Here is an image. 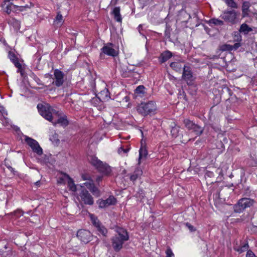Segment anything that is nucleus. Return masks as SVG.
Here are the masks:
<instances>
[{
	"label": "nucleus",
	"instance_id": "1",
	"mask_svg": "<svg viewBox=\"0 0 257 257\" xmlns=\"http://www.w3.org/2000/svg\"><path fill=\"white\" fill-rule=\"evenodd\" d=\"M113 249L118 251L122 248L124 242L128 240L129 236L125 229L118 225L113 226Z\"/></svg>",
	"mask_w": 257,
	"mask_h": 257
},
{
	"label": "nucleus",
	"instance_id": "2",
	"mask_svg": "<svg viewBox=\"0 0 257 257\" xmlns=\"http://www.w3.org/2000/svg\"><path fill=\"white\" fill-rule=\"evenodd\" d=\"M37 108L40 114L50 122L54 119L55 116H59L62 114V111L54 109L47 103L45 104L39 103L37 105Z\"/></svg>",
	"mask_w": 257,
	"mask_h": 257
},
{
	"label": "nucleus",
	"instance_id": "3",
	"mask_svg": "<svg viewBox=\"0 0 257 257\" xmlns=\"http://www.w3.org/2000/svg\"><path fill=\"white\" fill-rule=\"evenodd\" d=\"M81 177L83 180L85 182L81 185L84 187L85 186L93 194V195L98 197L100 195V191L95 186L94 181L92 177L88 174H82Z\"/></svg>",
	"mask_w": 257,
	"mask_h": 257
},
{
	"label": "nucleus",
	"instance_id": "4",
	"mask_svg": "<svg viewBox=\"0 0 257 257\" xmlns=\"http://www.w3.org/2000/svg\"><path fill=\"white\" fill-rule=\"evenodd\" d=\"M156 105L154 101H150L147 103H142L138 106L137 110L144 116L154 113L156 110Z\"/></svg>",
	"mask_w": 257,
	"mask_h": 257
},
{
	"label": "nucleus",
	"instance_id": "5",
	"mask_svg": "<svg viewBox=\"0 0 257 257\" xmlns=\"http://www.w3.org/2000/svg\"><path fill=\"white\" fill-rule=\"evenodd\" d=\"M239 15V13L234 10H226L222 12L220 17L225 22L233 25L238 22Z\"/></svg>",
	"mask_w": 257,
	"mask_h": 257
},
{
	"label": "nucleus",
	"instance_id": "6",
	"mask_svg": "<svg viewBox=\"0 0 257 257\" xmlns=\"http://www.w3.org/2000/svg\"><path fill=\"white\" fill-rule=\"evenodd\" d=\"M89 161L90 163L94 166L99 172L107 174L110 171V168L106 164L103 163L95 156H90Z\"/></svg>",
	"mask_w": 257,
	"mask_h": 257
},
{
	"label": "nucleus",
	"instance_id": "7",
	"mask_svg": "<svg viewBox=\"0 0 257 257\" xmlns=\"http://www.w3.org/2000/svg\"><path fill=\"white\" fill-rule=\"evenodd\" d=\"M80 190L78 194V199H80V200L85 204L89 205L93 204V198L91 194L83 186L80 185Z\"/></svg>",
	"mask_w": 257,
	"mask_h": 257
},
{
	"label": "nucleus",
	"instance_id": "8",
	"mask_svg": "<svg viewBox=\"0 0 257 257\" xmlns=\"http://www.w3.org/2000/svg\"><path fill=\"white\" fill-rule=\"evenodd\" d=\"M253 203V200L249 198H243L240 199L234 206V210L236 213L243 211L245 208L250 207Z\"/></svg>",
	"mask_w": 257,
	"mask_h": 257
},
{
	"label": "nucleus",
	"instance_id": "9",
	"mask_svg": "<svg viewBox=\"0 0 257 257\" xmlns=\"http://www.w3.org/2000/svg\"><path fill=\"white\" fill-rule=\"evenodd\" d=\"M25 141L34 153L39 156L43 154V150L37 141L27 136L25 137Z\"/></svg>",
	"mask_w": 257,
	"mask_h": 257
},
{
	"label": "nucleus",
	"instance_id": "10",
	"mask_svg": "<svg viewBox=\"0 0 257 257\" xmlns=\"http://www.w3.org/2000/svg\"><path fill=\"white\" fill-rule=\"evenodd\" d=\"M54 78H53V84L57 87L62 85L64 83V73L58 69L54 71Z\"/></svg>",
	"mask_w": 257,
	"mask_h": 257
},
{
	"label": "nucleus",
	"instance_id": "11",
	"mask_svg": "<svg viewBox=\"0 0 257 257\" xmlns=\"http://www.w3.org/2000/svg\"><path fill=\"white\" fill-rule=\"evenodd\" d=\"M77 237L82 242L87 243L90 241L91 233L88 230L80 229L77 232Z\"/></svg>",
	"mask_w": 257,
	"mask_h": 257
},
{
	"label": "nucleus",
	"instance_id": "12",
	"mask_svg": "<svg viewBox=\"0 0 257 257\" xmlns=\"http://www.w3.org/2000/svg\"><path fill=\"white\" fill-rule=\"evenodd\" d=\"M91 220L93 224L97 228V230L103 235L105 236L107 233L106 229L101 225L97 217L92 214H89Z\"/></svg>",
	"mask_w": 257,
	"mask_h": 257
},
{
	"label": "nucleus",
	"instance_id": "13",
	"mask_svg": "<svg viewBox=\"0 0 257 257\" xmlns=\"http://www.w3.org/2000/svg\"><path fill=\"white\" fill-rule=\"evenodd\" d=\"M182 78L187 82H192L194 80L192 72L189 67L183 66Z\"/></svg>",
	"mask_w": 257,
	"mask_h": 257
},
{
	"label": "nucleus",
	"instance_id": "14",
	"mask_svg": "<svg viewBox=\"0 0 257 257\" xmlns=\"http://www.w3.org/2000/svg\"><path fill=\"white\" fill-rule=\"evenodd\" d=\"M55 117H58V118L56 120H52L51 121L54 125H56L57 124H60L61 126H66L68 123V120L67 118V116L63 114L62 111V114L59 116H55Z\"/></svg>",
	"mask_w": 257,
	"mask_h": 257
},
{
	"label": "nucleus",
	"instance_id": "15",
	"mask_svg": "<svg viewBox=\"0 0 257 257\" xmlns=\"http://www.w3.org/2000/svg\"><path fill=\"white\" fill-rule=\"evenodd\" d=\"M65 180H67V183L69 189L73 192H75L77 190L76 186L73 179L71 178L68 175L64 174L63 178H60L59 182L62 183Z\"/></svg>",
	"mask_w": 257,
	"mask_h": 257
},
{
	"label": "nucleus",
	"instance_id": "16",
	"mask_svg": "<svg viewBox=\"0 0 257 257\" xmlns=\"http://www.w3.org/2000/svg\"><path fill=\"white\" fill-rule=\"evenodd\" d=\"M102 52L100 54V57L102 58L104 54L108 56H112V44L109 43L105 44L104 46L101 48Z\"/></svg>",
	"mask_w": 257,
	"mask_h": 257
},
{
	"label": "nucleus",
	"instance_id": "17",
	"mask_svg": "<svg viewBox=\"0 0 257 257\" xmlns=\"http://www.w3.org/2000/svg\"><path fill=\"white\" fill-rule=\"evenodd\" d=\"M97 95L103 101H107L110 99V93L105 87L103 90L99 92Z\"/></svg>",
	"mask_w": 257,
	"mask_h": 257
},
{
	"label": "nucleus",
	"instance_id": "18",
	"mask_svg": "<svg viewBox=\"0 0 257 257\" xmlns=\"http://www.w3.org/2000/svg\"><path fill=\"white\" fill-rule=\"evenodd\" d=\"M97 202L99 205V208H104L108 207L112 203V198L111 196H110L108 198L105 200H98Z\"/></svg>",
	"mask_w": 257,
	"mask_h": 257
},
{
	"label": "nucleus",
	"instance_id": "19",
	"mask_svg": "<svg viewBox=\"0 0 257 257\" xmlns=\"http://www.w3.org/2000/svg\"><path fill=\"white\" fill-rule=\"evenodd\" d=\"M250 4L248 2H244L242 3L241 10H242V17H247L249 15V8Z\"/></svg>",
	"mask_w": 257,
	"mask_h": 257
},
{
	"label": "nucleus",
	"instance_id": "20",
	"mask_svg": "<svg viewBox=\"0 0 257 257\" xmlns=\"http://www.w3.org/2000/svg\"><path fill=\"white\" fill-rule=\"evenodd\" d=\"M146 88L144 85L138 86L135 90V93L137 96L144 97L146 93Z\"/></svg>",
	"mask_w": 257,
	"mask_h": 257
},
{
	"label": "nucleus",
	"instance_id": "21",
	"mask_svg": "<svg viewBox=\"0 0 257 257\" xmlns=\"http://www.w3.org/2000/svg\"><path fill=\"white\" fill-rule=\"evenodd\" d=\"M115 98L116 99V101L120 102H121V101H124L126 102L129 100V98L126 94L125 92L123 91H121L117 95H116Z\"/></svg>",
	"mask_w": 257,
	"mask_h": 257
},
{
	"label": "nucleus",
	"instance_id": "22",
	"mask_svg": "<svg viewBox=\"0 0 257 257\" xmlns=\"http://www.w3.org/2000/svg\"><path fill=\"white\" fill-rule=\"evenodd\" d=\"M120 10L119 7H115L113 8V17L116 22L121 24L122 22V18L120 14Z\"/></svg>",
	"mask_w": 257,
	"mask_h": 257
},
{
	"label": "nucleus",
	"instance_id": "23",
	"mask_svg": "<svg viewBox=\"0 0 257 257\" xmlns=\"http://www.w3.org/2000/svg\"><path fill=\"white\" fill-rule=\"evenodd\" d=\"M191 131L192 132H193L196 136H199L202 134L204 131V128L203 127L195 123L191 128Z\"/></svg>",
	"mask_w": 257,
	"mask_h": 257
},
{
	"label": "nucleus",
	"instance_id": "24",
	"mask_svg": "<svg viewBox=\"0 0 257 257\" xmlns=\"http://www.w3.org/2000/svg\"><path fill=\"white\" fill-rule=\"evenodd\" d=\"M172 56V53L169 51H166L162 53L159 58L160 61L161 63H164L167 61Z\"/></svg>",
	"mask_w": 257,
	"mask_h": 257
},
{
	"label": "nucleus",
	"instance_id": "25",
	"mask_svg": "<svg viewBox=\"0 0 257 257\" xmlns=\"http://www.w3.org/2000/svg\"><path fill=\"white\" fill-rule=\"evenodd\" d=\"M170 67L177 72H181L182 69H183L182 63L180 62H172L170 65Z\"/></svg>",
	"mask_w": 257,
	"mask_h": 257
},
{
	"label": "nucleus",
	"instance_id": "26",
	"mask_svg": "<svg viewBox=\"0 0 257 257\" xmlns=\"http://www.w3.org/2000/svg\"><path fill=\"white\" fill-rule=\"evenodd\" d=\"M239 31L240 33L247 34L249 32L252 31V29L250 28L246 24L243 23L240 26Z\"/></svg>",
	"mask_w": 257,
	"mask_h": 257
},
{
	"label": "nucleus",
	"instance_id": "27",
	"mask_svg": "<svg viewBox=\"0 0 257 257\" xmlns=\"http://www.w3.org/2000/svg\"><path fill=\"white\" fill-rule=\"evenodd\" d=\"M142 171L140 169H136L134 173L131 176L130 179L133 181H136L142 175Z\"/></svg>",
	"mask_w": 257,
	"mask_h": 257
},
{
	"label": "nucleus",
	"instance_id": "28",
	"mask_svg": "<svg viewBox=\"0 0 257 257\" xmlns=\"http://www.w3.org/2000/svg\"><path fill=\"white\" fill-rule=\"evenodd\" d=\"M148 155V152L145 147H141L139 150V163L138 164H140V160L146 157Z\"/></svg>",
	"mask_w": 257,
	"mask_h": 257
},
{
	"label": "nucleus",
	"instance_id": "29",
	"mask_svg": "<svg viewBox=\"0 0 257 257\" xmlns=\"http://www.w3.org/2000/svg\"><path fill=\"white\" fill-rule=\"evenodd\" d=\"M174 126H172L171 133L173 137L177 138L179 135L180 127L174 124Z\"/></svg>",
	"mask_w": 257,
	"mask_h": 257
},
{
	"label": "nucleus",
	"instance_id": "30",
	"mask_svg": "<svg viewBox=\"0 0 257 257\" xmlns=\"http://www.w3.org/2000/svg\"><path fill=\"white\" fill-rule=\"evenodd\" d=\"M183 123L185 127L189 131H191V128L195 124L193 121H191L189 119H184L183 120Z\"/></svg>",
	"mask_w": 257,
	"mask_h": 257
},
{
	"label": "nucleus",
	"instance_id": "31",
	"mask_svg": "<svg viewBox=\"0 0 257 257\" xmlns=\"http://www.w3.org/2000/svg\"><path fill=\"white\" fill-rule=\"evenodd\" d=\"M248 248V245L247 243H244L243 245H241L240 246L237 247L235 246L234 247V249L239 252V253H241L242 252H244L246 251Z\"/></svg>",
	"mask_w": 257,
	"mask_h": 257
},
{
	"label": "nucleus",
	"instance_id": "32",
	"mask_svg": "<svg viewBox=\"0 0 257 257\" xmlns=\"http://www.w3.org/2000/svg\"><path fill=\"white\" fill-rule=\"evenodd\" d=\"M228 7L231 8L237 9L238 8L237 4L234 0H222Z\"/></svg>",
	"mask_w": 257,
	"mask_h": 257
},
{
	"label": "nucleus",
	"instance_id": "33",
	"mask_svg": "<svg viewBox=\"0 0 257 257\" xmlns=\"http://www.w3.org/2000/svg\"><path fill=\"white\" fill-rule=\"evenodd\" d=\"M63 22V16L60 13H58L55 18L54 23L57 26H61L62 23Z\"/></svg>",
	"mask_w": 257,
	"mask_h": 257
},
{
	"label": "nucleus",
	"instance_id": "34",
	"mask_svg": "<svg viewBox=\"0 0 257 257\" xmlns=\"http://www.w3.org/2000/svg\"><path fill=\"white\" fill-rule=\"evenodd\" d=\"M16 7V5H14L12 4H9L6 5L5 7H4V9L7 14H9L12 11H13L15 9Z\"/></svg>",
	"mask_w": 257,
	"mask_h": 257
},
{
	"label": "nucleus",
	"instance_id": "35",
	"mask_svg": "<svg viewBox=\"0 0 257 257\" xmlns=\"http://www.w3.org/2000/svg\"><path fill=\"white\" fill-rule=\"evenodd\" d=\"M209 24L215 26H222L224 23L222 21L217 19H211L209 20Z\"/></svg>",
	"mask_w": 257,
	"mask_h": 257
},
{
	"label": "nucleus",
	"instance_id": "36",
	"mask_svg": "<svg viewBox=\"0 0 257 257\" xmlns=\"http://www.w3.org/2000/svg\"><path fill=\"white\" fill-rule=\"evenodd\" d=\"M102 101V100L100 99L97 95L95 97L93 98L91 101V103L95 106H98Z\"/></svg>",
	"mask_w": 257,
	"mask_h": 257
},
{
	"label": "nucleus",
	"instance_id": "37",
	"mask_svg": "<svg viewBox=\"0 0 257 257\" xmlns=\"http://www.w3.org/2000/svg\"><path fill=\"white\" fill-rule=\"evenodd\" d=\"M10 23L16 29H19L20 27V22L16 19H13Z\"/></svg>",
	"mask_w": 257,
	"mask_h": 257
},
{
	"label": "nucleus",
	"instance_id": "38",
	"mask_svg": "<svg viewBox=\"0 0 257 257\" xmlns=\"http://www.w3.org/2000/svg\"><path fill=\"white\" fill-rule=\"evenodd\" d=\"M128 151V149H124L123 147H121L118 149L117 153L119 155H122V154H126Z\"/></svg>",
	"mask_w": 257,
	"mask_h": 257
},
{
	"label": "nucleus",
	"instance_id": "39",
	"mask_svg": "<svg viewBox=\"0 0 257 257\" xmlns=\"http://www.w3.org/2000/svg\"><path fill=\"white\" fill-rule=\"evenodd\" d=\"M166 257H174V254L172 252V249L170 247H168L166 251Z\"/></svg>",
	"mask_w": 257,
	"mask_h": 257
},
{
	"label": "nucleus",
	"instance_id": "40",
	"mask_svg": "<svg viewBox=\"0 0 257 257\" xmlns=\"http://www.w3.org/2000/svg\"><path fill=\"white\" fill-rule=\"evenodd\" d=\"M186 226L189 229L190 231H195V228L193 226H192L191 224L189 223H185Z\"/></svg>",
	"mask_w": 257,
	"mask_h": 257
},
{
	"label": "nucleus",
	"instance_id": "41",
	"mask_svg": "<svg viewBox=\"0 0 257 257\" xmlns=\"http://www.w3.org/2000/svg\"><path fill=\"white\" fill-rule=\"evenodd\" d=\"M13 62L15 65V66L18 68H20L21 67V64L18 62L17 59H13Z\"/></svg>",
	"mask_w": 257,
	"mask_h": 257
},
{
	"label": "nucleus",
	"instance_id": "42",
	"mask_svg": "<svg viewBox=\"0 0 257 257\" xmlns=\"http://www.w3.org/2000/svg\"><path fill=\"white\" fill-rule=\"evenodd\" d=\"M14 215L17 217H19L23 215V213L21 210H18L14 212Z\"/></svg>",
	"mask_w": 257,
	"mask_h": 257
},
{
	"label": "nucleus",
	"instance_id": "43",
	"mask_svg": "<svg viewBox=\"0 0 257 257\" xmlns=\"http://www.w3.org/2000/svg\"><path fill=\"white\" fill-rule=\"evenodd\" d=\"M0 112H2L3 115H7V111L5 110V108L1 105H0Z\"/></svg>",
	"mask_w": 257,
	"mask_h": 257
},
{
	"label": "nucleus",
	"instance_id": "44",
	"mask_svg": "<svg viewBox=\"0 0 257 257\" xmlns=\"http://www.w3.org/2000/svg\"><path fill=\"white\" fill-rule=\"evenodd\" d=\"M246 257H255L254 254L251 251H248L246 253Z\"/></svg>",
	"mask_w": 257,
	"mask_h": 257
},
{
	"label": "nucleus",
	"instance_id": "45",
	"mask_svg": "<svg viewBox=\"0 0 257 257\" xmlns=\"http://www.w3.org/2000/svg\"><path fill=\"white\" fill-rule=\"evenodd\" d=\"M205 176H207L208 177H212L213 176V173L210 171H207L205 173Z\"/></svg>",
	"mask_w": 257,
	"mask_h": 257
},
{
	"label": "nucleus",
	"instance_id": "46",
	"mask_svg": "<svg viewBox=\"0 0 257 257\" xmlns=\"http://www.w3.org/2000/svg\"><path fill=\"white\" fill-rule=\"evenodd\" d=\"M6 166L7 167V168L11 171L14 174H15V171L14 170V169L10 165H6Z\"/></svg>",
	"mask_w": 257,
	"mask_h": 257
},
{
	"label": "nucleus",
	"instance_id": "47",
	"mask_svg": "<svg viewBox=\"0 0 257 257\" xmlns=\"http://www.w3.org/2000/svg\"><path fill=\"white\" fill-rule=\"evenodd\" d=\"M183 14L184 16L187 17L188 19H190L191 18L190 15L189 14L187 13L186 12H184Z\"/></svg>",
	"mask_w": 257,
	"mask_h": 257
},
{
	"label": "nucleus",
	"instance_id": "48",
	"mask_svg": "<svg viewBox=\"0 0 257 257\" xmlns=\"http://www.w3.org/2000/svg\"><path fill=\"white\" fill-rule=\"evenodd\" d=\"M240 46V44L239 43H235L234 45V48L235 49H237Z\"/></svg>",
	"mask_w": 257,
	"mask_h": 257
},
{
	"label": "nucleus",
	"instance_id": "49",
	"mask_svg": "<svg viewBox=\"0 0 257 257\" xmlns=\"http://www.w3.org/2000/svg\"><path fill=\"white\" fill-rule=\"evenodd\" d=\"M101 180V177H100V176L97 177V178H96V182H97L98 183Z\"/></svg>",
	"mask_w": 257,
	"mask_h": 257
},
{
	"label": "nucleus",
	"instance_id": "50",
	"mask_svg": "<svg viewBox=\"0 0 257 257\" xmlns=\"http://www.w3.org/2000/svg\"><path fill=\"white\" fill-rule=\"evenodd\" d=\"M117 55V53L113 49V57H115L116 55Z\"/></svg>",
	"mask_w": 257,
	"mask_h": 257
},
{
	"label": "nucleus",
	"instance_id": "51",
	"mask_svg": "<svg viewBox=\"0 0 257 257\" xmlns=\"http://www.w3.org/2000/svg\"><path fill=\"white\" fill-rule=\"evenodd\" d=\"M142 29V25H139V27H138V30L140 32V33H141V30Z\"/></svg>",
	"mask_w": 257,
	"mask_h": 257
},
{
	"label": "nucleus",
	"instance_id": "52",
	"mask_svg": "<svg viewBox=\"0 0 257 257\" xmlns=\"http://www.w3.org/2000/svg\"><path fill=\"white\" fill-rule=\"evenodd\" d=\"M40 181H37L36 182H35V184H36V185H37V186H38V185H39V184H40Z\"/></svg>",
	"mask_w": 257,
	"mask_h": 257
},
{
	"label": "nucleus",
	"instance_id": "53",
	"mask_svg": "<svg viewBox=\"0 0 257 257\" xmlns=\"http://www.w3.org/2000/svg\"><path fill=\"white\" fill-rule=\"evenodd\" d=\"M113 204H114L116 202V199L113 197Z\"/></svg>",
	"mask_w": 257,
	"mask_h": 257
},
{
	"label": "nucleus",
	"instance_id": "54",
	"mask_svg": "<svg viewBox=\"0 0 257 257\" xmlns=\"http://www.w3.org/2000/svg\"><path fill=\"white\" fill-rule=\"evenodd\" d=\"M15 58V56L14 55L13 56V57H12V58Z\"/></svg>",
	"mask_w": 257,
	"mask_h": 257
},
{
	"label": "nucleus",
	"instance_id": "55",
	"mask_svg": "<svg viewBox=\"0 0 257 257\" xmlns=\"http://www.w3.org/2000/svg\"><path fill=\"white\" fill-rule=\"evenodd\" d=\"M15 58V56L14 55L13 56V57H12V58Z\"/></svg>",
	"mask_w": 257,
	"mask_h": 257
},
{
	"label": "nucleus",
	"instance_id": "56",
	"mask_svg": "<svg viewBox=\"0 0 257 257\" xmlns=\"http://www.w3.org/2000/svg\"><path fill=\"white\" fill-rule=\"evenodd\" d=\"M115 60H116V58H114L113 60H115Z\"/></svg>",
	"mask_w": 257,
	"mask_h": 257
}]
</instances>
